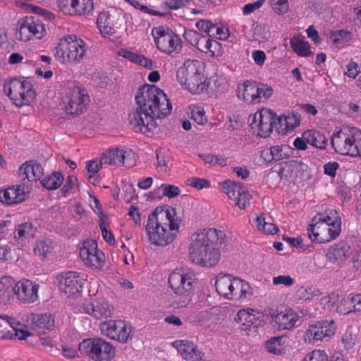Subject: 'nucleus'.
Masks as SVG:
<instances>
[{
  "label": "nucleus",
  "instance_id": "nucleus-1",
  "mask_svg": "<svg viewBox=\"0 0 361 361\" xmlns=\"http://www.w3.org/2000/svg\"><path fill=\"white\" fill-rule=\"evenodd\" d=\"M136 111L129 114V123L142 133L153 132L157 120L164 118L171 111L172 106L166 94L155 85H145L135 95Z\"/></svg>",
  "mask_w": 361,
  "mask_h": 361
},
{
  "label": "nucleus",
  "instance_id": "nucleus-2",
  "mask_svg": "<svg viewBox=\"0 0 361 361\" xmlns=\"http://www.w3.org/2000/svg\"><path fill=\"white\" fill-rule=\"evenodd\" d=\"M226 234L215 228H204L191 236L189 246L190 259L203 267L215 266L220 259L219 247L224 243Z\"/></svg>",
  "mask_w": 361,
  "mask_h": 361
},
{
  "label": "nucleus",
  "instance_id": "nucleus-3",
  "mask_svg": "<svg viewBox=\"0 0 361 361\" xmlns=\"http://www.w3.org/2000/svg\"><path fill=\"white\" fill-rule=\"evenodd\" d=\"M180 222L173 208L156 209L148 216L145 226L149 241L164 247L171 243L179 232Z\"/></svg>",
  "mask_w": 361,
  "mask_h": 361
},
{
  "label": "nucleus",
  "instance_id": "nucleus-4",
  "mask_svg": "<svg viewBox=\"0 0 361 361\" xmlns=\"http://www.w3.org/2000/svg\"><path fill=\"white\" fill-rule=\"evenodd\" d=\"M341 230V217L336 210H326L312 219L308 235L313 241L325 243L338 236Z\"/></svg>",
  "mask_w": 361,
  "mask_h": 361
},
{
  "label": "nucleus",
  "instance_id": "nucleus-5",
  "mask_svg": "<svg viewBox=\"0 0 361 361\" xmlns=\"http://www.w3.org/2000/svg\"><path fill=\"white\" fill-rule=\"evenodd\" d=\"M85 42L75 35H68L60 39L52 51L54 56L63 63L78 64L86 56Z\"/></svg>",
  "mask_w": 361,
  "mask_h": 361
},
{
  "label": "nucleus",
  "instance_id": "nucleus-6",
  "mask_svg": "<svg viewBox=\"0 0 361 361\" xmlns=\"http://www.w3.org/2000/svg\"><path fill=\"white\" fill-rule=\"evenodd\" d=\"M176 76L178 82L192 94H199L207 87L201 62L198 60L185 61L178 69Z\"/></svg>",
  "mask_w": 361,
  "mask_h": 361
},
{
  "label": "nucleus",
  "instance_id": "nucleus-7",
  "mask_svg": "<svg viewBox=\"0 0 361 361\" xmlns=\"http://www.w3.org/2000/svg\"><path fill=\"white\" fill-rule=\"evenodd\" d=\"M63 99L66 104L65 111L70 115L85 112L90 101L87 90L77 81H67L63 86Z\"/></svg>",
  "mask_w": 361,
  "mask_h": 361
},
{
  "label": "nucleus",
  "instance_id": "nucleus-8",
  "mask_svg": "<svg viewBox=\"0 0 361 361\" xmlns=\"http://www.w3.org/2000/svg\"><path fill=\"white\" fill-rule=\"evenodd\" d=\"M361 142V131L353 128L341 130L332 135L331 145L335 151L341 154L357 156Z\"/></svg>",
  "mask_w": 361,
  "mask_h": 361
},
{
  "label": "nucleus",
  "instance_id": "nucleus-9",
  "mask_svg": "<svg viewBox=\"0 0 361 361\" xmlns=\"http://www.w3.org/2000/svg\"><path fill=\"white\" fill-rule=\"evenodd\" d=\"M81 354L94 361H109L115 355L114 346L100 338L85 339L79 345Z\"/></svg>",
  "mask_w": 361,
  "mask_h": 361
},
{
  "label": "nucleus",
  "instance_id": "nucleus-10",
  "mask_svg": "<svg viewBox=\"0 0 361 361\" xmlns=\"http://www.w3.org/2000/svg\"><path fill=\"white\" fill-rule=\"evenodd\" d=\"M4 89L10 99L18 107L30 105L35 98L32 85L26 80L13 78Z\"/></svg>",
  "mask_w": 361,
  "mask_h": 361
},
{
  "label": "nucleus",
  "instance_id": "nucleus-11",
  "mask_svg": "<svg viewBox=\"0 0 361 361\" xmlns=\"http://www.w3.org/2000/svg\"><path fill=\"white\" fill-rule=\"evenodd\" d=\"M16 38L23 42L31 39H40L46 34L42 22L33 16H25L20 18L16 25Z\"/></svg>",
  "mask_w": 361,
  "mask_h": 361
},
{
  "label": "nucleus",
  "instance_id": "nucleus-12",
  "mask_svg": "<svg viewBox=\"0 0 361 361\" xmlns=\"http://www.w3.org/2000/svg\"><path fill=\"white\" fill-rule=\"evenodd\" d=\"M195 277L188 269H176L170 274L169 283L176 295L189 297L193 289Z\"/></svg>",
  "mask_w": 361,
  "mask_h": 361
},
{
  "label": "nucleus",
  "instance_id": "nucleus-13",
  "mask_svg": "<svg viewBox=\"0 0 361 361\" xmlns=\"http://www.w3.org/2000/svg\"><path fill=\"white\" fill-rule=\"evenodd\" d=\"M183 37L192 46L202 52L209 54L210 56H219L223 54L222 46L219 42L209 39L197 31L185 30Z\"/></svg>",
  "mask_w": 361,
  "mask_h": 361
},
{
  "label": "nucleus",
  "instance_id": "nucleus-14",
  "mask_svg": "<svg viewBox=\"0 0 361 361\" xmlns=\"http://www.w3.org/2000/svg\"><path fill=\"white\" fill-rule=\"evenodd\" d=\"M152 35L157 49L161 52L173 55L181 50V39L173 32L166 31L162 27H159L154 28Z\"/></svg>",
  "mask_w": 361,
  "mask_h": 361
},
{
  "label": "nucleus",
  "instance_id": "nucleus-15",
  "mask_svg": "<svg viewBox=\"0 0 361 361\" xmlns=\"http://www.w3.org/2000/svg\"><path fill=\"white\" fill-rule=\"evenodd\" d=\"M101 334L122 343H127L133 337L132 326L123 320H109L99 325Z\"/></svg>",
  "mask_w": 361,
  "mask_h": 361
},
{
  "label": "nucleus",
  "instance_id": "nucleus-16",
  "mask_svg": "<svg viewBox=\"0 0 361 361\" xmlns=\"http://www.w3.org/2000/svg\"><path fill=\"white\" fill-rule=\"evenodd\" d=\"M80 257L86 267L101 270L106 262L104 253L98 249L96 240L87 239L80 248Z\"/></svg>",
  "mask_w": 361,
  "mask_h": 361
},
{
  "label": "nucleus",
  "instance_id": "nucleus-17",
  "mask_svg": "<svg viewBox=\"0 0 361 361\" xmlns=\"http://www.w3.org/2000/svg\"><path fill=\"white\" fill-rule=\"evenodd\" d=\"M336 326L334 320L320 321L311 324L305 333V341L307 343L328 341L336 331Z\"/></svg>",
  "mask_w": 361,
  "mask_h": 361
},
{
  "label": "nucleus",
  "instance_id": "nucleus-18",
  "mask_svg": "<svg viewBox=\"0 0 361 361\" xmlns=\"http://www.w3.org/2000/svg\"><path fill=\"white\" fill-rule=\"evenodd\" d=\"M32 334L18 321L8 317H1L0 321V338L25 340Z\"/></svg>",
  "mask_w": 361,
  "mask_h": 361
},
{
  "label": "nucleus",
  "instance_id": "nucleus-19",
  "mask_svg": "<svg viewBox=\"0 0 361 361\" xmlns=\"http://www.w3.org/2000/svg\"><path fill=\"white\" fill-rule=\"evenodd\" d=\"M221 189L240 209H245L249 204L251 195L245 190L242 183L230 180H225L221 184Z\"/></svg>",
  "mask_w": 361,
  "mask_h": 361
},
{
  "label": "nucleus",
  "instance_id": "nucleus-20",
  "mask_svg": "<svg viewBox=\"0 0 361 361\" xmlns=\"http://www.w3.org/2000/svg\"><path fill=\"white\" fill-rule=\"evenodd\" d=\"M277 118L276 115L269 109H262L254 116L253 128H257V135L260 137H267L275 126L276 128Z\"/></svg>",
  "mask_w": 361,
  "mask_h": 361
},
{
  "label": "nucleus",
  "instance_id": "nucleus-21",
  "mask_svg": "<svg viewBox=\"0 0 361 361\" xmlns=\"http://www.w3.org/2000/svg\"><path fill=\"white\" fill-rule=\"evenodd\" d=\"M80 308L83 312L97 319L111 317L114 313V307L103 298L85 301Z\"/></svg>",
  "mask_w": 361,
  "mask_h": 361
},
{
  "label": "nucleus",
  "instance_id": "nucleus-22",
  "mask_svg": "<svg viewBox=\"0 0 361 361\" xmlns=\"http://www.w3.org/2000/svg\"><path fill=\"white\" fill-rule=\"evenodd\" d=\"M39 285L28 279L19 281L13 287L18 300L23 303H32L38 299Z\"/></svg>",
  "mask_w": 361,
  "mask_h": 361
},
{
  "label": "nucleus",
  "instance_id": "nucleus-23",
  "mask_svg": "<svg viewBox=\"0 0 361 361\" xmlns=\"http://www.w3.org/2000/svg\"><path fill=\"white\" fill-rule=\"evenodd\" d=\"M132 151L130 149L115 148L104 153L101 157V163L104 165L120 166L124 165L131 166L130 159L133 158Z\"/></svg>",
  "mask_w": 361,
  "mask_h": 361
},
{
  "label": "nucleus",
  "instance_id": "nucleus-24",
  "mask_svg": "<svg viewBox=\"0 0 361 361\" xmlns=\"http://www.w3.org/2000/svg\"><path fill=\"white\" fill-rule=\"evenodd\" d=\"M122 16V12L115 9L99 13L97 23L101 34L105 37L111 35L114 33V25L118 23Z\"/></svg>",
  "mask_w": 361,
  "mask_h": 361
},
{
  "label": "nucleus",
  "instance_id": "nucleus-25",
  "mask_svg": "<svg viewBox=\"0 0 361 361\" xmlns=\"http://www.w3.org/2000/svg\"><path fill=\"white\" fill-rule=\"evenodd\" d=\"M83 283V280L79 273L68 271L60 277L59 289L68 296H71L82 290Z\"/></svg>",
  "mask_w": 361,
  "mask_h": 361
},
{
  "label": "nucleus",
  "instance_id": "nucleus-26",
  "mask_svg": "<svg viewBox=\"0 0 361 361\" xmlns=\"http://www.w3.org/2000/svg\"><path fill=\"white\" fill-rule=\"evenodd\" d=\"M27 194L22 185H11L0 190V202L8 206L18 204L25 201Z\"/></svg>",
  "mask_w": 361,
  "mask_h": 361
},
{
  "label": "nucleus",
  "instance_id": "nucleus-27",
  "mask_svg": "<svg viewBox=\"0 0 361 361\" xmlns=\"http://www.w3.org/2000/svg\"><path fill=\"white\" fill-rule=\"evenodd\" d=\"M172 345L186 361H204L202 352L191 341H176Z\"/></svg>",
  "mask_w": 361,
  "mask_h": 361
},
{
  "label": "nucleus",
  "instance_id": "nucleus-28",
  "mask_svg": "<svg viewBox=\"0 0 361 361\" xmlns=\"http://www.w3.org/2000/svg\"><path fill=\"white\" fill-rule=\"evenodd\" d=\"M351 254L350 244L345 241H340L327 250L326 256L329 262L339 264L346 260Z\"/></svg>",
  "mask_w": 361,
  "mask_h": 361
},
{
  "label": "nucleus",
  "instance_id": "nucleus-29",
  "mask_svg": "<svg viewBox=\"0 0 361 361\" xmlns=\"http://www.w3.org/2000/svg\"><path fill=\"white\" fill-rule=\"evenodd\" d=\"M300 317L292 308H286L280 311L274 317V322L279 330H290L296 326Z\"/></svg>",
  "mask_w": 361,
  "mask_h": 361
},
{
  "label": "nucleus",
  "instance_id": "nucleus-30",
  "mask_svg": "<svg viewBox=\"0 0 361 361\" xmlns=\"http://www.w3.org/2000/svg\"><path fill=\"white\" fill-rule=\"evenodd\" d=\"M43 173L42 166L32 160L25 161L18 170V175L24 181H37L42 178Z\"/></svg>",
  "mask_w": 361,
  "mask_h": 361
},
{
  "label": "nucleus",
  "instance_id": "nucleus-31",
  "mask_svg": "<svg viewBox=\"0 0 361 361\" xmlns=\"http://www.w3.org/2000/svg\"><path fill=\"white\" fill-rule=\"evenodd\" d=\"M234 276L230 274H219L216 278L215 286L217 293L223 298L230 300L231 295L233 292L232 288L235 283Z\"/></svg>",
  "mask_w": 361,
  "mask_h": 361
},
{
  "label": "nucleus",
  "instance_id": "nucleus-32",
  "mask_svg": "<svg viewBox=\"0 0 361 361\" xmlns=\"http://www.w3.org/2000/svg\"><path fill=\"white\" fill-rule=\"evenodd\" d=\"M253 309H242L238 311L234 317V321L239 325V328L243 331H250L255 327L256 316Z\"/></svg>",
  "mask_w": 361,
  "mask_h": 361
},
{
  "label": "nucleus",
  "instance_id": "nucleus-33",
  "mask_svg": "<svg viewBox=\"0 0 361 361\" xmlns=\"http://www.w3.org/2000/svg\"><path fill=\"white\" fill-rule=\"evenodd\" d=\"M32 327L35 329L44 332L46 330H50L54 325V321L51 314H32L28 319Z\"/></svg>",
  "mask_w": 361,
  "mask_h": 361
},
{
  "label": "nucleus",
  "instance_id": "nucleus-34",
  "mask_svg": "<svg viewBox=\"0 0 361 361\" xmlns=\"http://www.w3.org/2000/svg\"><path fill=\"white\" fill-rule=\"evenodd\" d=\"M232 288L233 292L231 295V300L244 301L252 294L249 283L238 277L235 278V283Z\"/></svg>",
  "mask_w": 361,
  "mask_h": 361
},
{
  "label": "nucleus",
  "instance_id": "nucleus-35",
  "mask_svg": "<svg viewBox=\"0 0 361 361\" xmlns=\"http://www.w3.org/2000/svg\"><path fill=\"white\" fill-rule=\"evenodd\" d=\"M257 91L256 82L245 81L243 84L238 87V97L249 104H257Z\"/></svg>",
  "mask_w": 361,
  "mask_h": 361
},
{
  "label": "nucleus",
  "instance_id": "nucleus-36",
  "mask_svg": "<svg viewBox=\"0 0 361 361\" xmlns=\"http://www.w3.org/2000/svg\"><path fill=\"white\" fill-rule=\"evenodd\" d=\"M300 122V117L295 114L281 115L277 118V130L283 133H287L298 126Z\"/></svg>",
  "mask_w": 361,
  "mask_h": 361
},
{
  "label": "nucleus",
  "instance_id": "nucleus-37",
  "mask_svg": "<svg viewBox=\"0 0 361 361\" xmlns=\"http://www.w3.org/2000/svg\"><path fill=\"white\" fill-rule=\"evenodd\" d=\"M303 138L312 146L318 149H325L328 139L317 130H308L303 133Z\"/></svg>",
  "mask_w": 361,
  "mask_h": 361
},
{
  "label": "nucleus",
  "instance_id": "nucleus-38",
  "mask_svg": "<svg viewBox=\"0 0 361 361\" xmlns=\"http://www.w3.org/2000/svg\"><path fill=\"white\" fill-rule=\"evenodd\" d=\"M37 233V228L31 223H23L16 228L14 232L15 238L20 243H24L26 240L33 238Z\"/></svg>",
  "mask_w": 361,
  "mask_h": 361
},
{
  "label": "nucleus",
  "instance_id": "nucleus-39",
  "mask_svg": "<svg viewBox=\"0 0 361 361\" xmlns=\"http://www.w3.org/2000/svg\"><path fill=\"white\" fill-rule=\"evenodd\" d=\"M287 341L285 336L272 337L265 343V348L270 353L281 355L285 350Z\"/></svg>",
  "mask_w": 361,
  "mask_h": 361
},
{
  "label": "nucleus",
  "instance_id": "nucleus-40",
  "mask_svg": "<svg viewBox=\"0 0 361 361\" xmlns=\"http://www.w3.org/2000/svg\"><path fill=\"white\" fill-rule=\"evenodd\" d=\"M293 51L300 56L307 57L314 54L310 50V47L307 41L304 38L293 37L290 42Z\"/></svg>",
  "mask_w": 361,
  "mask_h": 361
},
{
  "label": "nucleus",
  "instance_id": "nucleus-41",
  "mask_svg": "<svg viewBox=\"0 0 361 361\" xmlns=\"http://www.w3.org/2000/svg\"><path fill=\"white\" fill-rule=\"evenodd\" d=\"M291 148L288 145H276L262 151V156L264 157L270 154L271 159L281 160L288 157Z\"/></svg>",
  "mask_w": 361,
  "mask_h": 361
},
{
  "label": "nucleus",
  "instance_id": "nucleus-42",
  "mask_svg": "<svg viewBox=\"0 0 361 361\" xmlns=\"http://www.w3.org/2000/svg\"><path fill=\"white\" fill-rule=\"evenodd\" d=\"M257 229L267 235H274L279 231L278 227L273 223L266 221L264 215L261 214L254 220Z\"/></svg>",
  "mask_w": 361,
  "mask_h": 361
},
{
  "label": "nucleus",
  "instance_id": "nucleus-43",
  "mask_svg": "<svg viewBox=\"0 0 361 361\" xmlns=\"http://www.w3.org/2000/svg\"><path fill=\"white\" fill-rule=\"evenodd\" d=\"M343 303L349 306L341 308V314H346L351 312H360L361 311V294L350 295L345 298Z\"/></svg>",
  "mask_w": 361,
  "mask_h": 361
},
{
  "label": "nucleus",
  "instance_id": "nucleus-44",
  "mask_svg": "<svg viewBox=\"0 0 361 361\" xmlns=\"http://www.w3.org/2000/svg\"><path fill=\"white\" fill-rule=\"evenodd\" d=\"M63 180L64 177L63 174L59 172H56L51 176L44 177L40 182L42 186L47 189L56 190L61 185Z\"/></svg>",
  "mask_w": 361,
  "mask_h": 361
},
{
  "label": "nucleus",
  "instance_id": "nucleus-45",
  "mask_svg": "<svg viewBox=\"0 0 361 361\" xmlns=\"http://www.w3.org/2000/svg\"><path fill=\"white\" fill-rule=\"evenodd\" d=\"M330 39L334 44L346 45L352 41V34L345 30H338L332 32Z\"/></svg>",
  "mask_w": 361,
  "mask_h": 361
},
{
  "label": "nucleus",
  "instance_id": "nucleus-46",
  "mask_svg": "<svg viewBox=\"0 0 361 361\" xmlns=\"http://www.w3.org/2000/svg\"><path fill=\"white\" fill-rule=\"evenodd\" d=\"M52 250V242L49 239L36 242L33 247L35 255L42 258L47 257V255L51 252Z\"/></svg>",
  "mask_w": 361,
  "mask_h": 361
},
{
  "label": "nucleus",
  "instance_id": "nucleus-47",
  "mask_svg": "<svg viewBox=\"0 0 361 361\" xmlns=\"http://www.w3.org/2000/svg\"><path fill=\"white\" fill-rule=\"evenodd\" d=\"M93 8V0H75L74 16L87 15Z\"/></svg>",
  "mask_w": 361,
  "mask_h": 361
},
{
  "label": "nucleus",
  "instance_id": "nucleus-48",
  "mask_svg": "<svg viewBox=\"0 0 361 361\" xmlns=\"http://www.w3.org/2000/svg\"><path fill=\"white\" fill-rule=\"evenodd\" d=\"M319 295V290L314 286H302L297 290L298 297L305 300H311Z\"/></svg>",
  "mask_w": 361,
  "mask_h": 361
},
{
  "label": "nucleus",
  "instance_id": "nucleus-49",
  "mask_svg": "<svg viewBox=\"0 0 361 361\" xmlns=\"http://www.w3.org/2000/svg\"><path fill=\"white\" fill-rule=\"evenodd\" d=\"M190 118L201 126L204 125L207 122L204 108L200 106H193L191 107Z\"/></svg>",
  "mask_w": 361,
  "mask_h": 361
},
{
  "label": "nucleus",
  "instance_id": "nucleus-50",
  "mask_svg": "<svg viewBox=\"0 0 361 361\" xmlns=\"http://www.w3.org/2000/svg\"><path fill=\"white\" fill-rule=\"evenodd\" d=\"M214 89L216 92V95H220L228 91L229 85L227 80L221 76H216L213 79Z\"/></svg>",
  "mask_w": 361,
  "mask_h": 361
},
{
  "label": "nucleus",
  "instance_id": "nucleus-51",
  "mask_svg": "<svg viewBox=\"0 0 361 361\" xmlns=\"http://www.w3.org/2000/svg\"><path fill=\"white\" fill-rule=\"evenodd\" d=\"M57 6L64 14L74 16L75 0H58Z\"/></svg>",
  "mask_w": 361,
  "mask_h": 361
},
{
  "label": "nucleus",
  "instance_id": "nucleus-52",
  "mask_svg": "<svg viewBox=\"0 0 361 361\" xmlns=\"http://www.w3.org/2000/svg\"><path fill=\"white\" fill-rule=\"evenodd\" d=\"M199 157L206 163L212 165L226 166V160L223 157L209 154H200Z\"/></svg>",
  "mask_w": 361,
  "mask_h": 361
},
{
  "label": "nucleus",
  "instance_id": "nucleus-53",
  "mask_svg": "<svg viewBox=\"0 0 361 361\" xmlns=\"http://www.w3.org/2000/svg\"><path fill=\"white\" fill-rule=\"evenodd\" d=\"M104 165L101 163V159L98 160L90 161L86 166L87 171V178L89 182H92V179H95V174L99 171L100 166Z\"/></svg>",
  "mask_w": 361,
  "mask_h": 361
},
{
  "label": "nucleus",
  "instance_id": "nucleus-54",
  "mask_svg": "<svg viewBox=\"0 0 361 361\" xmlns=\"http://www.w3.org/2000/svg\"><path fill=\"white\" fill-rule=\"evenodd\" d=\"M256 89L257 90L256 94L257 103H259L262 99H267L273 93L272 88L266 85H257L256 83Z\"/></svg>",
  "mask_w": 361,
  "mask_h": 361
},
{
  "label": "nucleus",
  "instance_id": "nucleus-55",
  "mask_svg": "<svg viewBox=\"0 0 361 361\" xmlns=\"http://www.w3.org/2000/svg\"><path fill=\"white\" fill-rule=\"evenodd\" d=\"M272 8L279 15L287 13L288 10V0H269Z\"/></svg>",
  "mask_w": 361,
  "mask_h": 361
},
{
  "label": "nucleus",
  "instance_id": "nucleus-56",
  "mask_svg": "<svg viewBox=\"0 0 361 361\" xmlns=\"http://www.w3.org/2000/svg\"><path fill=\"white\" fill-rule=\"evenodd\" d=\"M302 361H329V360L324 351L314 350L308 353Z\"/></svg>",
  "mask_w": 361,
  "mask_h": 361
},
{
  "label": "nucleus",
  "instance_id": "nucleus-57",
  "mask_svg": "<svg viewBox=\"0 0 361 361\" xmlns=\"http://www.w3.org/2000/svg\"><path fill=\"white\" fill-rule=\"evenodd\" d=\"M160 189L162 190L163 195L168 198H173L180 192V188L173 185L161 184Z\"/></svg>",
  "mask_w": 361,
  "mask_h": 361
},
{
  "label": "nucleus",
  "instance_id": "nucleus-58",
  "mask_svg": "<svg viewBox=\"0 0 361 361\" xmlns=\"http://www.w3.org/2000/svg\"><path fill=\"white\" fill-rule=\"evenodd\" d=\"M157 169L159 172L166 173L169 169L170 159L164 157L160 152H157Z\"/></svg>",
  "mask_w": 361,
  "mask_h": 361
},
{
  "label": "nucleus",
  "instance_id": "nucleus-59",
  "mask_svg": "<svg viewBox=\"0 0 361 361\" xmlns=\"http://www.w3.org/2000/svg\"><path fill=\"white\" fill-rule=\"evenodd\" d=\"M188 3V0H169L162 4V7L171 10H177L186 6Z\"/></svg>",
  "mask_w": 361,
  "mask_h": 361
},
{
  "label": "nucleus",
  "instance_id": "nucleus-60",
  "mask_svg": "<svg viewBox=\"0 0 361 361\" xmlns=\"http://www.w3.org/2000/svg\"><path fill=\"white\" fill-rule=\"evenodd\" d=\"M274 285H283L291 286L294 283V279L288 275H279L273 278Z\"/></svg>",
  "mask_w": 361,
  "mask_h": 361
},
{
  "label": "nucleus",
  "instance_id": "nucleus-61",
  "mask_svg": "<svg viewBox=\"0 0 361 361\" xmlns=\"http://www.w3.org/2000/svg\"><path fill=\"white\" fill-rule=\"evenodd\" d=\"M210 36L216 37L219 39H226L228 37V30L224 27H220L214 24Z\"/></svg>",
  "mask_w": 361,
  "mask_h": 361
},
{
  "label": "nucleus",
  "instance_id": "nucleus-62",
  "mask_svg": "<svg viewBox=\"0 0 361 361\" xmlns=\"http://www.w3.org/2000/svg\"><path fill=\"white\" fill-rule=\"evenodd\" d=\"M196 27L199 30L207 32L210 35L212 31H213L212 28L214 27V24L210 20H200L196 23Z\"/></svg>",
  "mask_w": 361,
  "mask_h": 361
},
{
  "label": "nucleus",
  "instance_id": "nucleus-63",
  "mask_svg": "<svg viewBox=\"0 0 361 361\" xmlns=\"http://www.w3.org/2000/svg\"><path fill=\"white\" fill-rule=\"evenodd\" d=\"M188 184L197 189H202L209 187V182L204 178L194 177L188 179Z\"/></svg>",
  "mask_w": 361,
  "mask_h": 361
},
{
  "label": "nucleus",
  "instance_id": "nucleus-64",
  "mask_svg": "<svg viewBox=\"0 0 361 361\" xmlns=\"http://www.w3.org/2000/svg\"><path fill=\"white\" fill-rule=\"evenodd\" d=\"M264 0H258L253 3L245 4L243 8L245 15H250L255 11L259 9L264 4Z\"/></svg>",
  "mask_w": 361,
  "mask_h": 361
}]
</instances>
